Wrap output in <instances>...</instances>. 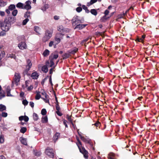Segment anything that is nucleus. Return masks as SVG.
<instances>
[{
    "instance_id": "ea45409f",
    "label": "nucleus",
    "mask_w": 159,
    "mask_h": 159,
    "mask_svg": "<svg viewBox=\"0 0 159 159\" xmlns=\"http://www.w3.org/2000/svg\"><path fill=\"white\" fill-rule=\"evenodd\" d=\"M30 11H27L25 15V17L26 18L30 17Z\"/></svg>"
},
{
    "instance_id": "9d476101",
    "label": "nucleus",
    "mask_w": 159,
    "mask_h": 159,
    "mask_svg": "<svg viewBox=\"0 0 159 159\" xmlns=\"http://www.w3.org/2000/svg\"><path fill=\"white\" fill-rule=\"evenodd\" d=\"M87 25V24H79L75 26V27L74 28V29H78L79 30H80L84 28Z\"/></svg>"
},
{
    "instance_id": "a18cd8bd",
    "label": "nucleus",
    "mask_w": 159,
    "mask_h": 159,
    "mask_svg": "<svg viewBox=\"0 0 159 159\" xmlns=\"http://www.w3.org/2000/svg\"><path fill=\"white\" fill-rule=\"evenodd\" d=\"M28 103V102L26 99L23 100L22 101V103L25 106L27 105Z\"/></svg>"
},
{
    "instance_id": "79ce46f5",
    "label": "nucleus",
    "mask_w": 159,
    "mask_h": 159,
    "mask_svg": "<svg viewBox=\"0 0 159 159\" xmlns=\"http://www.w3.org/2000/svg\"><path fill=\"white\" fill-rule=\"evenodd\" d=\"M34 30L35 31L38 33L39 34H40V29L38 27H35L34 28Z\"/></svg>"
},
{
    "instance_id": "c756f323",
    "label": "nucleus",
    "mask_w": 159,
    "mask_h": 159,
    "mask_svg": "<svg viewBox=\"0 0 159 159\" xmlns=\"http://www.w3.org/2000/svg\"><path fill=\"white\" fill-rule=\"evenodd\" d=\"M33 119L34 120L36 121V120H37L38 119H39L38 116L36 113H34L33 114Z\"/></svg>"
},
{
    "instance_id": "473e14b6",
    "label": "nucleus",
    "mask_w": 159,
    "mask_h": 159,
    "mask_svg": "<svg viewBox=\"0 0 159 159\" xmlns=\"http://www.w3.org/2000/svg\"><path fill=\"white\" fill-rule=\"evenodd\" d=\"M41 98V95L39 94V91L38 92H37V93L35 97V98L36 100H39Z\"/></svg>"
},
{
    "instance_id": "bb28decb",
    "label": "nucleus",
    "mask_w": 159,
    "mask_h": 159,
    "mask_svg": "<svg viewBox=\"0 0 159 159\" xmlns=\"http://www.w3.org/2000/svg\"><path fill=\"white\" fill-rule=\"evenodd\" d=\"M78 49L77 48H75L73 50L69 51V53L73 54H74L78 51Z\"/></svg>"
},
{
    "instance_id": "49530a36",
    "label": "nucleus",
    "mask_w": 159,
    "mask_h": 159,
    "mask_svg": "<svg viewBox=\"0 0 159 159\" xmlns=\"http://www.w3.org/2000/svg\"><path fill=\"white\" fill-rule=\"evenodd\" d=\"M33 85L31 84H30V85L27 88V90L28 91H31L33 89Z\"/></svg>"
},
{
    "instance_id": "338daca9",
    "label": "nucleus",
    "mask_w": 159,
    "mask_h": 159,
    "mask_svg": "<svg viewBox=\"0 0 159 159\" xmlns=\"http://www.w3.org/2000/svg\"><path fill=\"white\" fill-rule=\"evenodd\" d=\"M24 116H21L19 117V119L20 121H21L23 120H24Z\"/></svg>"
},
{
    "instance_id": "cd10ccee",
    "label": "nucleus",
    "mask_w": 159,
    "mask_h": 159,
    "mask_svg": "<svg viewBox=\"0 0 159 159\" xmlns=\"http://www.w3.org/2000/svg\"><path fill=\"white\" fill-rule=\"evenodd\" d=\"M49 51L47 49H46L44 51V52L43 53V55L44 56L46 57V56H48L49 54Z\"/></svg>"
},
{
    "instance_id": "f257e3e1",
    "label": "nucleus",
    "mask_w": 159,
    "mask_h": 159,
    "mask_svg": "<svg viewBox=\"0 0 159 159\" xmlns=\"http://www.w3.org/2000/svg\"><path fill=\"white\" fill-rule=\"evenodd\" d=\"M76 144L79 148L80 152L83 154L84 157L86 159H87L88 157V152L84 147L82 146L81 142L80 140H79V141L76 143Z\"/></svg>"
},
{
    "instance_id": "6e6552de",
    "label": "nucleus",
    "mask_w": 159,
    "mask_h": 159,
    "mask_svg": "<svg viewBox=\"0 0 159 159\" xmlns=\"http://www.w3.org/2000/svg\"><path fill=\"white\" fill-rule=\"evenodd\" d=\"M18 47L20 49L22 50L26 49L27 47L26 45L25 42H21L20 43L18 44Z\"/></svg>"
},
{
    "instance_id": "69168bd1",
    "label": "nucleus",
    "mask_w": 159,
    "mask_h": 159,
    "mask_svg": "<svg viewBox=\"0 0 159 159\" xmlns=\"http://www.w3.org/2000/svg\"><path fill=\"white\" fill-rule=\"evenodd\" d=\"M6 34L5 33L3 32H0V36H2L5 35Z\"/></svg>"
},
{
    "instance_id": "774afa93",
    "label": "nucleus",
    "mask_w": 159,
    "mask_h": 159,
    "mask_svg": "<svg viewBox=\"0 0 159 159\" xmlns=\"http://www.w3.org/2000/svg\"><path fill=\"white\" fill-rule=\"evenodd\" d=\"M54 18L55 20H57L59 19V16H55L54 17Z\"/></svg>"
},
{
    "instance_id": "052dcab7",
    "label": "nucleus",
    "mask_w": 159,
    "mask_h": 159,
    "mask_svg": "<svg viewBox=\"0 0 159 159\" xmlns=\"http://www.w3.org/2000/svg\"><path fill=\"white\" fill-rule=\"evenodd\" d=\"M29 104H30V106L32 108H33L34 107V103L33 102H32V101L30 102Z\"/></svg>"
},
{
    "instance_id": "423d86ee",
    "label": "nucleus",
    "mask_w": 159,
    "mask_h": 159,
    "mask_svg": "<svg viewBox=\"0 0 159 159\" xmlns=\"http://www.w3.org/2000/svg\"><path fill=\"white\" fill-rule=\"evenodd\" d=\"M31 2L30 1H27L24 4L23 8L27 10L30 9L31 8Z\"/></svg>"
},
{
    "instance_id": "2eb2a0df",
    "label": "nucleus",
    "mask_w": 159,
    "mask_h": 159,
    "mask_svg": "<svg viewBox=\"0 0 159 159\" xmlns=\"http://www.w3.org/2000/svg\"><path fill=\"white\" fill-rule=\"evenodd\" d=\"M20 141L22 144L25 145H27V140L26 139L23 137L20 138Z\"/></svg>"
},
{
    "instance_id": "7c9ffc66",
    "label": "nucleus",
    "mask_w": 159,
    "mask_h": 159,
    "mask_svg": "<svg viewBox=\"0 0 159 159\" xmlns=\"http://www.w3.org/2000/svg\"><path fill=\"white\" fill-rule=\"evenodd\" d=\"M42 70L44 72H47L48 71V68L46 66H44L42 67Z\"/></svg>"
},
{
    "instance_id": "5701e85b",
    "label": "nucleus",
    "mask_w": 159,
    "mask_h": 159,
    "mask_svg": "<svg viewBox=\"0 0 159 159\" xmlns=\"http://www.w3.org/2000/svg\"><path fill=\"white\" fill-rule=\"evenodd\" d=\"M44 97L45 98H42L43 99V100L46 103H49V100L48 99L49 96L48 95H46V96Z\"/></svg>"
},
{
    "instance_id": "5fc2aeb1",
    "label": "nucleus",
    "mask_w": 159,
    "mask_h": 159,
    "mask_svg": "<svg viewBox=\"0 0 159 159\" xmlns=\"http://www.w3.org/2000/svg\"><path fill=\"white\" fill-rule=\"evenodd\" d=\"M5 97L4 93H2L1 92H0V99H1Z\"/></svg>"
},
{
    "instance_id": "f704fd0d",
    "label": "nucleus",
    "mask_w": 159,
    "mask_h": 159,
    "mask_svg": "<svg viewBox=\"0 0 159 159\" xmlns=\"http://www.w3.org/2000/svg\"><path fill=\"white\" fill-rule=\"evenodd\" d=\"M91 13L93 15L96 16L97 15V13L96 10L94 9H92L91 10Z\"/></svg>"
},
{
    "instance_id": "3c124183",
    "label": "nucleus",
    "mask_w": 159,
    "mask_h": 159,
    "mask_svg": "<svg viewBox=\"0 0 159 159\" xmlns=\"http://www.w3.org/2000/svg\"><path fill=\"white\" fill-rule=\"evenodd\" d=\"M29 21V19L28 18H26L23 21V25H25Z\"/></svg>"
},
{
    "instance_id": "f8f14e48",
    "label": "nucleus",
    "mask_w": 159,
    "mask_h": 159,
    "mask_svg": "<svg viewBox=\"0 0 159 159\" xmlns=\"http://www.w3.org/2000/svg\"><path fill=\"white\" fill-rule=\"evenodd\" d=\"M58 57L57 54H52L49 57V58L54 61V60L57 59Z\"/></svg>"
},
{
    "instance_id": "7ed1b4c3",
    "label": "nucleus",
    "mask_w": 159,
    "mask_h": 159,
    "mask_svg": "<svg viewBox=\"0 0 159 159\" xmlns=\"http://www.w3.org/2000/svg\"><path fill=\"white\" fill-rule=\"evenodd\" d=\"M52 31L47 30L45 32V35L43 38V40L46 42L52 36Z\"/></svg>"
},
{
    "instance_id": "0eeeda50",
    "label": "nucleus",
    "mask_w": 159,
    "mask_h": 159,
    "mask_svg": "<svg viewBox=\"0 0 159 159\" xmlns=\"http://www.w3.org/2000/svg\"><path fill=\"white\" fill-rule=\"evenodd\" d=\"M80 139L82 141L85 143H88L91 146L93 145V144L91 142L90 139H86L85 138L84 136H81Z\"/></svg>"
},
{
    "instance_id": "c03bdc74",
    "label": "nucleus",
    "mask_w": 159,
    "mask_h": 159,
    "mask_svg": "<svg viewBox=\"0 0 159 159\" xmlns=\"http://www.w3.org/2000/svg\"><path fill=\"white\" fill-rule=\"evenodd\" d=\"M56 108L57 111H59L61 110V108L59 106V105L58 103H56Z\"/></svg>"
},
{
    "instance_id": "c85d7f7f",
    "label": "nucleus",
    "mask_w": 159,
    "mask_h": 159,
    "mask_svg": "<svg viewBox=\"0 0 159 159\" xmlns=\"http://www.w3.org/2000/svg\"><path fill=\"white\" fill-rule=\"evenodd\" d=\"M64 29L62 25H60L57 27V30L60 32H64Z\"/></svg>"
},
{
    "instance_id": "6ab92c4d",
    "label": "nucleus",
    "mask_w": 159,
    "mask_h": 159,
    "mask_svg": "<svg viewBox=\"0 0 159 159\" xmlns=\"http://www.w3.org/2000/svg\"><path fill=\"white\" fill-rule=\"evenodd\" d=\"M30 80H26L25 82V86L24 85H22L23 89H24L25 88L28 86L30 84Z\"/></svg>"
},
{
    "instance_id": "72a5a7b5",
    "label": "nucleus",
    "mask_w": 159,
    "mask_h": 159,
    "mask_svg": "<svg viewBox=\"0 0 159 159\" xmlns=\"http://www.w3.org/2000/svg\"><path fill=\"white\" fill-rule=\"evenodd\" d=\"M109 12L108 10H106L104 12V14L105 15V16L102 17V19H106V16L108 15Z\"/></svg>"
},
{
    "instance_id": "e2e57ef3",
    "label": "nucleus",
    "mask_w": 159,
    "mask_h": 159,
    "mask_svg": "<svg viewBox=\"0 0 159 159\" xmlns=\"http://www.w3.org/2000/svg\"><path fill=\"white\" fill-rule=\"evenodd\" d=\"M20 80H14V81H12V83H14L15 82L16 83V85H17L18 83L19 82Z\"/></svg>"
},
{
    "instance_id": "603ef678",
    "label": "nucleus",
    "mask_w": 159,
    "mask_h": 159,
    "mask_svg": "<svg viewBox=\"0 0 159 159\" xmlns=\"http://www.w3.org/2000/svg\"><path fill=\"white\" fill-rule=\"evenodd\" d=\"M7 116V114L5 112H2V116L3 117H6Z\"/></svg>"
},
{
    "instance_id": "aec40b11",
    "label": "nucleus",
    "mask_w": 159,
    "mask_h": 159,
    "mask_svg": "<svg viewBox=\"0 0 159 159\" xmlns=\"http://www.w3.org/2000/svg\"><path fill=\"white\" fill-rule=\"evenodd\" d=\"M66 118L70 122L72 125H73L74 124L73 123V120L71 118V116H69L68 114H67L66 116Z\"/></svg>"
},
{
    "instance_id": "4468645a",
    "label": "nucleus",
    "mask_w": 159,
    "mask_h": 159,
    "mask_svg": "<svg viewBox=\"0 0 159 159\" xmlns=\"http://www.w3.org/2000/svg\"><path fill=\"white\" fill-rule=\"evenodd\" d=\"M60 135V134L59 133H56L53 137V139L55 142L57 141Z\"/></svg>"
},
{
    "instance_id": "e433bc0d",
    "label": "nucleus",
    "mask_w": 159,
    "mask_h": 159,
    "mask_svg": "<svg viewBox=\"0 0 159 159\" xmlns=\"http://www.w3.org/2000/svg\"><path fill=\"white\" fill-rule=\"evenodd\" d=\"M15 6L14 5H10L8 7V9L11 11H12L15 9Z\"/></svg>"
},
{
    "instance_id": "2f4dec72",
    "label": "nucleus",
    "mask_w": 159,
    "mask_h": 159,
    "mask_svg": "<svg viewBox=\"0 0 159 159\" xmlns=\"http://www.w3.org/2000/svg\"><path fill=\"white\" fill-rule=\"evenodd\" d=\"M97 1V0H91L90 2L88 3L87 5L88 6H89L91 5H92L94 3L96 2Z\"/></svg>"
},
{
    "instance_id": "a19ab883",
    "label": "nucleus",
    "mask_w": 159,
    "mask_h": 159,
    "mask_svg": "<svg viewBox=\"0 0 159 159\" xmlns=\"http://www.w3.org/2000/svg\"><path fill=\"white\" fill-rule=\"evenodd\" d=\"M5 53L4 51L2 52L0 54V60H1L2 57L5 55Z\"/></svg>"
},
{
    "instance_id": "0e129e2a",
    "label": "nucleus",
    "mask_w": 159,
    "mask_h": 159,
    "mask_svg": "<svg viewBox=\"0 0 159 159\" xmlns=\"http://www.w3.org/2000/svg\"><path fill=\"white\" fill-rule=\"evenodd\" d=\"M25 94V93L24 92H21L20 94V97H24Z\"/></svg>"
},
{
    "instance_id": "39448f33",
    "label": "nucleus",
    "mask_w": 159,
    "mask_h": 159,
    "mask_svg": "<svg viewBox=\"0 0 159 159\" xmlns=\"http://www.w3.org/2000/svg\"><path fill=\"white\" fill-rule=\"evenodd\" d=\"M63 36V35L61 34H56L55 38V40L56 42V45L60 42L61 39H62Z\"/></svg>"
},
{
    "instance_id": "c9c22d12",
    "label": "nucleus",
    "mask_w": 159,
    "mask_h": 159,
    "mask_svg": "<svg viewBox=\"0 0 159 159\" xmlns=\"http://www.w3.org/2000/svg\"><path fill=\"white\" fill-rule=\"evenodd\" d=\"M47 111L45 109H43L41 111V113L42 115L44 116L46 114Z\"/></svg>"
},
{
    "instance_id": "dca6fc26",
    "label": "nucleus",
    "mask_w": 159,
    "mask_h": 159,
    "mask_svg": "<svg viewBox=\"0 0 159 159\" xmlns=\"http://www.w3.org/2000/svg\"><path fill=\"white\" fill-rule=\"evenodd\" d=\"M41 122L42 123H47L48 122V118L47 116H43L42 118Z\"/></svg>"
},
{
    "instance_id": "de8ad7c7",
    "label": "nucleus",
    "mask_w": 159,
    "mask_h": 159,
    "mask_svg": "<svg viewBox=\"0 0 159 159\" xmlns=\"http://www.w3.org/2000/svg\"><path fill=\"white\" fill-rule=\"evenodd\" d=\"M8 57L13 58L14 59H16V56L15 55L12 54H9Z\"/></svg>"
},
{
    "instance_id": "1a4fd4ad",
    "label": "nucleus",
    "mask_w": 159,
    "mask_h": 159,
    "mask_svg": "<svg viewBox=\"0 0 159 159\" xmlns=\"http://www.w3.org/2000/svg\"><path fill=\"white\" fill-rule=\"evenodd\" d=\"M73 22L72 23L73 26H76L77 25L81 23V21L77 19H74L72 20Z\"/></svg>"
},
{
    "instance_id": "680f3d73",
    "label": "nucleus",
    "mask_w": 159,
    "mask_h": 159,
    "mask_svg": "<svg viewBox=\"0 0 159 159\" xmlns=\"http://www.w3.org/2000/svg\"><path fill=\"white\" fill-rule=\"evenodd\" d=\"M54 42L52 41H50L49 44V46L50 47L52 46V45H54Z\"/></svg>"
},
{
    "instance_id": "a878e982",
    "label": "nucleus",
    "mask_w": 159,
    "mask_h": 159,
    "mask_svg": "<svg viewBox=\"0 0 159 159\" xmlns=\"http://www.w3.org/2000/svg\"><path fill=\"white\" fill-rule=\"evenodd\" d=\"M4 141V138L3 135L1 134L0 135V143H2Z\"/></svg>"
},
{
    "instance_id": "09e8293b",
    "label": "nucleus",
    "mask_w": 159,
    "mask_h": 159,
    "mask_svg": "<svg viewBox=\"0 0 159 159\" xmlns=\"http://www.w3.org/2000/svg\"><path fill=\"white\" fill-rule=\"evenodd\" d=\"M17 10H15L13 11L12 12V14L13 16H15L16 15L17 13Z\"/></svg>"
},
{
    "instance_id": "37998d69",
    "label": "nucleus",
    "mask_w": 159,
    "mask_h": 159,
    "mask_svg": "<svg viewBox=\"0 0 159 159\" xmlns=\"http://www.w3.org/2000/svg\"><path fill=\"white\" fill-rule=\"evenodd\" d=\"M101 123L98 121L96 122L94 124V125L95 126H96L97 127H99V128H100V127L101 126Z\"/></svg>"
},
{
    "instance_id": "9b49d317",
    "label": "nucleus",
    "mask_w": 159,
    "mask_h": 159,
    "mask_svg": "<svg viewBox=\"0 0 159 159\" xmlns=\"http://www.w3.org/2000/svg\"><path fill=\"white\" fill-rule=\"evenodd\" d=\"M27 65L26 66V70L27 71L30 70L32 66V64L31 62L30 61L29 59H28L27 60Z\"/></svg>"
},
{
    "instance_id": "412c9836",
    "label": "nucleus",
    "mask_w": 159,
    "mask_h": 159,
    "mask_svg": "<svg viewBox=\"0 0 159 159\" xmlns=\"http://www.w3.org/2000/svg\"><path fill=\"white\" fill-rule=\"evenodd\" d=\"M33 152L34 155L38 157L40 156L41 155V152L40 151H38L34 150Z\"/></svg>"
},
{
    "instance_id": "4d7b16f0",
    "label": "nucleus",
    "mask_w": 159,
    "mask_h": 159,
    "mask_svg": "<svg viewBox=\"0 0 159 159\" xmlns=\"http://www.w3.org/2000/svg\"><path fill=\"white\" fill-rule=\"evenodd\" d=\"M41 93L44 96V97L46 96V95H48V94H47V93L45 92L43 90L42 91Z\"/></svg>"
},
{
    "instance_id": "6e6d98bb",
    "label": "nucleus",
    "mask_w": 159,
    "mask_h": 159,
    "mask_svg": "<svg viewBox=\"0 0 159 159\" xmlns=\"http://www.w3.org/2000/svg\"><path fill=\"white\" fill-rule=\"evenodd\" d=\"M56 112L57 114L59 116H61L63 115L62 113L60 111H56Z\"/></svg>"
},
{
    "instance_id": "f03ea898",
    "label": "nucleus",
    "mask_w": 159,
    "mask_h": 159,
    "mask_svg": "<svg viewBox=\"0 0 159 159\" xmlns=\"http://www.w3.org/2000/svg\"><path fill=\"white\" fill-rule=\"evenodd\" d=\"M0 25L2 30L4 31H8L10 28V25L8 23L5 22H0Z\"/></svg>"
},
{
    "instance_id": "b1692460",
    "label": "nucleus",
    "mask_w": 159,
    "mask_h": 159,
    "mask_svg": "<svg viewBox=\"0 0 159 159\" xmlns=\"http://www.w3.org/2000/svg\"><path fill=\"white\" fill-rule=\"evenodd\" d=\"M24 4H23L21 2H19L16 5V7L18 8H20L22 9H24Z\"/></svg>"
},
{
    "instance_id": "bf43d9fd",
    "label": "nucleus",
    "mask_w": 159,
    "mask_h": 159,
    "mask_svg": "<svg viewBox=\"0 0 159 159\" xmlns=\"http://www.w3.org/2000/svg\"><path fill=\"white\" fill-rule=\"evenodd\" d=\"M67 122V121L65 120H63V124H64V125H65V127L66 128H68V125L66 124V122Z\"/></svg>"
},
{
    "instance_id": "20e7f679",
    "label": "nucleus",
    "mask_w": 159,
    "mask_h": 159,
    "mask_svg": "<svg viewBox=\"0 0 159 159\" xmlns=\"http://www.w3.org/2000/svg\"><path fill=\"white\" fill-rule=\"evenodd\" d=\"M45 153L50 157L52 158L54 157V154L53 149L52 148H50L49 147L47 148L46 149Z\"/></svg>"
},
{
    "instance_id": "58836bf2",
    "label": "nucleus",
    "mask_w": 159,
    "mask_h": 159,
    "mask_svg": "<svg viewBox=\"0 0 159 159\" xmlns=\"http://www.w3.org/2000/svg\"><path fill=\"white\" fill-rule=\"evenodd\" d=\"M50 66L52 67L54 64V60L49 58Z\"/></svg>"
},
{
    "instance_id": "8fccbe9b",
    "label": "nucleus",
    "mask_w": 159,
    "mask_h": 159,
    "mask_svg": "<svg viewBox=\"0 0 159 159\" xmlns=\"http://www.w3.org/2000/svg\"><path fill=\"white\" fill-rule=\"evenodd\" d=\"M6 5V3L2 1H0V7H3Z\"/></svg>"
},
{
    "instance_id": "393cba45",
    "label": "nucleus",
    "mask_w": 159,
    "mask_h": 159,
    "mask_svg": "<svg viewBox=\"0 0 159 159\" xmlns=\"http://www.w3.org/2000/svg\"><path fill=\"white\" fill-rule=\"evenodd\" d=\"M27 131V128L25 127H21V129H20V132L22 133H24Z\"/></svg>"
},
{
    "instance_id": "864d4df0",
    "label": "nucleus",
    "mask_w": 159,
    "mask_h": 159,
    "mask_svg": "<svg viewBox=\"0 0 159 159\" xmlns=\"http://www.w3.org/2000/svg\"><path fill=\"white\" fill-rule=\"evenodd\" d=\"M29 120V118L28 116H24V120L25 122H27Z\"/></svg>"
},
{
    "instance_id": "ddd939ff",
    "label": "nucleus",
    "mask_w": 159,
    "mask_h": 159,
    "mask_svg": "<svg viewBox=\"0 0 159 159\" xmlns=\"http://www.w3.org/2000/svg\"><path fill=\"white\" fill-rule=\"evenodd\" d=\"M39 76V75L37 72H34L32 73L31 77L33 79H37Z\"/></svg>"
},
{
    "instance_id": "4c0bfd02",
    "label": "nucleus",
    "mask_w": 159,
    "mask_h": 159,
    "mask_svg": "<svg viewBox=\"0 0 159 159\" xmlns=\"http://www.w3.org/2000/svg\"><path fill=\"white\" fill-rule=\"evenodd\" d=\"M70 56V55L68 53H65L62 56L63 58L64 59H66L68 58Z\"/></svg>"
},
{
    "instance_id": "13d9d810",
    "label": "nucleus",
    "mask_w": 159,
    "mask_h": 159,
    "mask_svg": "<svg viewBox=\"0 0 159 159\" xmlns=\"http://www.w3.org/2000/svg\"><path fill=\"white\" fill-rule=\"evenodd\" d=\"M76 10L78 12H80L82 10V8L81 7H79L77 8Z\"/></svg>"
},
{
    "instance_id": "a211bd4d",
    "label": "nucleus",
    "mask_w": 159,
    "mask_h": 159,
    "mask_svg": "<svg viewBox=\"0 0 159 159\" xmlns=\"http://www.w3.org/2000/svg\"><path fill=\"white\" fill-rule=\"evenodd\" d=\"M14 80H20V75L18 73H15L14 76Z\"/></svg>"
},
{
    "instance_id": "f3484780",
    "label": "nucleus",
    "mask_w": 159,
    "mask_h": 159,
    "mask_svg": "<svg viewBox=\"0 0 159 159\" xmlns=\"http://www.w3.org/2000/svg\"><path fill=\"white\" fill-rule=\"evenodd\" d=\"M7 93V96H12V95L11 94V89L9 87H7L6 90Z\"/></svg>"
},
{
    "instance_id": "4be33fe9",
    "label": "nucleus",
    "mask_w": 159,
    "mask_h": 159,
    "mask_svg": "<svg viewBox=\"0 0 159 159\" xmlns=\"http://www.w3.org/2000/svg\"><path fill=\"white\" fill-rule=\"evenodd\" d=\"M6 106L2 104H0V111H1L6 110Z\"/></svg>"
}]
</instances>
